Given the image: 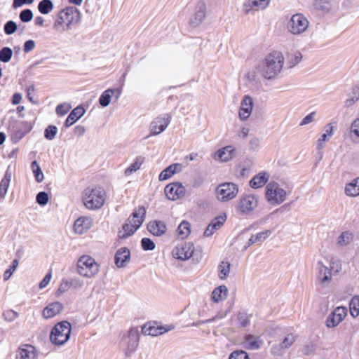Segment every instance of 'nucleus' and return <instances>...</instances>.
<instances>
[{
    "mask_svg": "<svg viewBox=\"0 0 359 359\" xmlns=\"http://www.w3.org/2000/svg\"><path fill=\"white\" fill-rule=\"evenodd\" d=\"M284 64V57L280 52L273 51L268 54L256 69L259 74L266 79L276 78L280 73Z\"/></svg>",
    "mask_w": 359,
    "mask_h": 359,
    "instance_id": "obj_1",
    "label": "nucleus"
},
{
    "mask_svg": "<svg viewBox=\"0 0 359 359\" xmlns=\"http://www.w3.org/2000/svg\"><path fill=\"white\" fill-rule=\"evenodd\" d=\"M81 19V13L74 6H67L62 9L57 15L53 23V29L57 32L69 30L73 26L78 25Z\"/></svg>",
    "mask_w": 359,
    "mask_h": 359,
    "instance_id": "obj_2",
    "label": "nucleus"
},
{
    "mask_svg": "<svg viewBox=\"0 0 359 359\" xmlns=\"http://www.w3.org/2000/svg\"><path fill=\"white\" fill-rule=\"evenodd\" d=\"M106 199V191L100 187H88L82 193V202L88 210H95L101 208L104 205Z\"/></svg>",
    "mask_w": 359,
    "mask_h": 359,
    "instance_id": "obj_3",
    "label": "nucleus"
},
{
    "mask_svg": "<svg viewBox=\"0 0 359 359\" xmlns=\"http://www.w3.org/2000/svg\"><path fill=\"white\" fill-rule=\"evenodd\" d=\"M145 215L144 207H138L123 226L122 230L118 231V237L123 239L132 236L143 223Z\"/></svg>",
    "mask_w": 359,
    "mask_h": 359,
    "instance_id": "obj_4",
    "label": "nucleus"
},
{
    "mask_svg": "<svg viewBox=\"0 0 359 359\" xmlns=\"http://www.w3.org/2000/svg\"><path fill=\"white\" fill-rule=\"evenodd\" d=\"M72 325L67 321L57 323L51 330L50 339L55 345L65 344L69 339Z\"/></svg>",
    "mask_w": 359,
    "mask_h": 359,
    "instance_id": "obj_5",
    "label": "nucleus"
},
{
    "mask_svg": "<svg viewBox=\"0 0 359 359\" xmlns=\"http://www.w3.org/2000/svg\"><path fill=\"white\" fill-rule=\"evenodd\" d=\"M99 270L100 265L88 255L81 256L77 262V271L83 277L92 278L98 273Z\"/></svg>",
    "mask_w": 359,
    "mask_h": 359,
    "instance_id": "obj_6",
    "label": "nucleus"
},
{
    "mask_svg": "<svg viewBox=\"0 0 359 359\" xmlns=\"http://www.w3.org/2000/svg\"><path fill=\"white\" fill-rule=\"evenodd\" d=\"M266 198L273 205H280L287 198V192L276 182H271L266 186Z\"/></svg>",
    "mask_w": 359,
    "mask_h": 359,
    "instance_id": "obj_7",
    "label": "nucleus"
},
{
    "mask_svg": "<svg viewBox=\"0 0 359 359\" xmlns=\"http://www.w3.org/2000/svg\"><path fill=\"white\" fill-rule=\"evenodd\" d=\"M309 22L302 13L293 15L287 23V31L294 35H300L308 29Z\"/></svg>",
    "mask_w": 359,
    "mask_h": 359,
    "instance_id": "obj_8",
    "label": "nucleus"
},
{
    "mask_svg": "<svg viewBox=\"0 0 359 359\" xmlns=\"http://www.w3.org/2000/svg\"><path fill=\"white\" fill-rule=\"evenodd\" d=\"M238 192V186L232 182H224L216 189L217 198L219 201L226 202L234 198Z\"/></svg>",
    "mask_w": 359,
    "mask_h": 359,
    "instance_id": "obj_9",
    "label": "nucleus"
},
{
    "mask_svg": "<svg viewBox=\"0 0 359 359\" xmlns=\"http://www.w3.org/2000/svg\"><path fill=\"white\" fill-rule=\"evenodd\" d=\"M140 333L137 327H132L129 330L128 335L123 338V343L126 346L125 354L130 356L135 352L139 345Z\"/></svg>",
    "mask_w": 359,
    "mask_h": 359,
    "instance_id": "obj_10",
    "label": "nucleus"
},
{
    "mask_svg": "<svg viewBox=\"0 0 359 359\" xmlns=\"http://www.w3.org/2000/svg\"><path fill=\"white\" fill-rule=\"evenodd\" d=\"M171 121V116L164 114L156 117L149 126V136L158 135L163 133Z\"/></svg>",
    "mask_w": 359,
    "mask_h": 359,
    "instance_id": "obj_11",
    "label": "nucleus"
},
{
    "mask_svg": "<svg viewBox=\"0 0 359 359\" xmlns=\"http://www.w3.org/2000/svg\"><path fill=\"white\" fill-rule=\"evenodd\" d=\"M258 205L257 198L252 194L245 195L240 198L237 210L243 215L251 213Z\"/></svg>",
    "mask_w": 359,
    "mask_h": 359,
    "instance_id": "obj_12",
    "label": "nucleus"
},
{
    "mask_svg": "<svg viewBox=\"0 0 359 359\" xmlns=\"http://www.w3.org/2000/svg\"><path fill=\"white\" fill-rule=\"evenodd\" d=\"M194 252V245L191 243H184L176 246L172 250L175 258L186 261L191 258Z\"/></svg>",
    "mask_w": 359,
    "mask_h": 359,
    "instance_id": "obj_13",
    "label": "nucleus"
},
{
    "mask_svg": "<svg viewBox=\"0 0 359 359\" xmlns=\"http://www.w3.org/2000/svg\"><path fill=\"white\" fill-rule=\"evenodd\" d=\"M316 283L321 287H327L332 280V271L321 262L318 263Z\"/></svg>",
    "mask_w": 359,
    "mask_h": 359,
    "instance_id": "obj_14",
    "label": "nucleus"
},
{
    "mask_svg": "<svg viewBox=\"0 0 359 359\" xmlns=\"http://www.w3.org/2000/svg\"><path fill=\"white\" fill-rule=\"evenodd\" d=\"M347 309L343 306L337 307L327 318L326 326L332 328L337 327L346 316Z\"/></svg>",
    "mask_w": 359,
    "mask_h": 359,
    "instance_id": "obj_15",
    "label": "nucleus"
},
{
    "mask_svg": "<svg viewBox=\"0 0 359 359\" xmlns=\"http://www.w3.org/2000/svg\"><path fill=\"white\" fill-rule=\"evenodd\" d=\"M271 0H245L243 4V12L248 15L255 11L264 10Z\"/></svg>",
    "mask_w": 359,
    "mask_h": 359,
    "instance_id": "obj_16",
    "label": "nucleus"
},
{
    "mask_svg": "<svg viewBox=\"0 0 359 359\" xmlns=\"http://www.w3.org/2000/svg\"><path fill=\"white\" fill-rule=\"evenodd\" d=\"M165 194L170 200H177L185 194V187L179 182L171 183L165 187Z\"/></svg>",
    "mask_w": 359,
    "mask_h": 359,
    "instance_id": "obj_17",
    "label": "nucleus"
},
{
    "mask_svg": "<svg viewBox=\"0 0 359 359\" xmlns=\"http://www.w3.org/2000/svg\"><path fill=\"white\" fill-rule=\"evenodd\" d=\"M205 4L202 1H198L196 7V11L189 20V25L193 27H198L205 19Z\"/></svg>",
    "mask_w": 359,
    "mask_h": 359,
    "instance_id": "obj_18",
    "label": "nucleus"
},
{
    "mask_svg": "<svg viewBox=\"0 0 359 359\" xmlns=\"http://www.w3.org/2000/svg\"><path fill=\"white\" fill-rule=\"evenodd\" d=\"M18 359H37L38 352L34 346L30 344L21 346L17 353Z\"/></svg>",
    "mask_w": 359,
    "mask_h": 359,
    "instance_id": "obj_19",
    "label": "nucleus"
},
{
    "mask_svg": "<svg viewBox=\"0 0 359 359\" xmlns=\"http://www.w3.org/2000/svg\"><path fill=\"white\" fill-rule=\"evenodd\" d=\"M262 344L263 341L260 337L253 334H246L244 336L242 343L244 348L251 351L259 349Z\"/></svg>",
    "mask_w": 359,
    "mask_h": 359,
    "instance_id": "obj_20",
    "label": "nucleus"
},
{
    "mask_svg": "<svg viewBox=\"0 0 359 359\" xmlns=\"http://www.w3.org/2000/svg\"><path fill=\"white\" fill-rule=\"evenodd\" d=\"M115 264L117 267L121 268L126 266L130 259V252L127 248H121L115 255Z\"/></svg>",
    "mask_w": 359,
    "mask_h": 359,
    "instance_id": "obj_21",
    "label": "nucleus"
},
{
    "mask_svg": "<svg viewBox=\"0 0 359 359\" xmlns=\"http://www.w3.org/2000/svg\"><path fill=\"white\" fill-rule=\"evenodd\" d=\"M253 102L249 95H245L239 110V118L244 121L250 115L252 110Z\"/></svg>",
    "mask_w": 359,
    "mask_h": 359,
    "instance_id": "obj_22",
    "label": "nucleus"
},
{
    "mask_svg": "<svg viewBox=\"0 0 359 359\" xmlns=\"http://www.w3.org/2000/svg\"><path fill=\"white\" fill-rule=\"evenodd\" d=\"M93 225V219L88 217H81L78 218L74 224V231L79 234H83Z\"/></svg>",
    "mask_w": 359,
    "mask_h": 359,
    "instance_id": "obj_23",
    "label": "nucleus"
},
{
    "mask_svg": "<svg viewBox=\"0 0 359 359\" xmlns=\"http://www.w3.org/2000/svg\"><path fill=\"white\" fill-rule=\"evenodd\" d=\"M147 229L154 236H161L165 233L167 226L163 221L154 220L149 222Z\"/></svg>",
    "mask_w": 359,
    "mask_h": 359,
    "instance_id": "obj_24",
    "label": "nucleus"
},
{
    "mask_svg": "<svg viewBox=\"0 0 359 359\" xmlns=\"http://www.w3.org/2000/svg\"><path fill=\"white\" fill-rule=\"evenodd\" d=\"M63 309V305L59 302H55L49 304L44 308L42 315L45 318H51L59 314Z\"/></svg>",
    "mask_w": 359,
    "mask_h": 359,
    "instance_id": "obj_25",
    "label": "nucleus"
},
{
    "mask_svg": "<svg viewBox=\"0 0 359 359\" xmlns=\"http://www.w3.org/2000/svg\"><path fill=\"white\" fill-rule=\"evenodd\" d=\"M170 329H166L164 327L156 325L155 324H146L142 327V332L144 335L156 337L161 335Z\"/></svg>",
    "mask_w": 359,
    "mask_h": 359,
    "instance_id": "obj_26",
    "label": "nucleus"
},
{
    "mask_svg": "<svg viewBox=\"0 0 359 359\" xmlns=\"http://www.w3.org/2000/svg\"><path fill=\"white\" fill-rule=\"evenodd\" d=\"M85 113V109L81 106L74 108L67 116L65 126L69 127L73 125L79 118H80Z\"/></svg>",
    "mask_w": 359,
    "mask_h": 359,
    "instance_id": "obj_27",
    "label": "nucleus"
},
{
    "mask_svg": "<svg viewBox=\"0 0 359 359\" xmlns=\"http://www.w3.org/2000/svg\"><path fill=\"white\" fill-rule=\"evenodd\" d=\"M228 288L222 285L216 287L212 292L211 298L214 302L218 303L225 300L228 296Z\"/></svg>",
    "mask_w": 359,
    "mask_h": 359,
    "instance_id": "obj_28",
    "label": "nucleus"
},
{
    "mask_svg": "<svg viewBox=\"0 0 359 359\" xmlns=\"http://www.w3.org/2000/svg\"><path fill=\"white\" fill-rule=\"evenodd\" d=\"M269 179V175L267 172H259L250 180V185L254 189L260 188L266 184Z\"/></svg>",
    "mask_w": 359,
    "mask_h": 359,
    "instance_id": "obj_29",
    "label": "nucleus"
},
{
    "mask_svg": "<svg viewBox=\"0 0 359 359\" xmlns=\"http://www.w3.org/2000/svg\"><path fill=\"white\" fill-rule=\"evenodd\" d=\"M233 149L231 146H227L221 149H219L215 156V158L222 161L226 162L231 160L233 158Z\"/></svg>",
    "mask_w": 359,
    "mask_h": 359,
    "instance_id": "obj_30",
    "label": "nucleus"
},
{
    "mask_svg": "<svg viewBox=\"0 0 359 359\" xmlns=\"http://www.w3.org/2000/svg\"><path fill=\"white\" fill-rule=\"evenodd\" d=\"M182 165L179 163H174L164 169L159 175V180H166L170 178L174 174L181 171Z\"/></svg>",
    "mask_w": 359,
    "mask_h": 359,
    "instance_id": "obj_31",
    "label": "nucleus"
},
{
    "mask_svg": "<svg viewBox=\"0 0 359 359\" xmlns=\"http://www.w3.org/2000/svg\"><path fill=\"white\" fill-rule=\"evenodd\" d=\"M12 177V172L8 167L5 172L4 178L1 180L0 182V198H4L7 190L9 187L10 182Z\"/></svg>",
    "mask_w": 359,
    "mask_h": 359,
    "instance_id": "obj_32",
    "label": "nucleus"
},
{
    "mask_svg": "<svg viewBox=\"0 0 359 359\" xmlns=\"http://www.w3.org/2000/svg\"><path fill=\"white\" fill-rule=\"evenodd\" d=\"M313 6L323 14L329 13L332 10V4L330 0H314Z\"/></svg>",
    "mask_w": 359,
    "mask_h": 359,
    "instance_id": "obj_33",
    "label": "nucleus"
},
{
    "mask_svg": "<svg viewBox=\"0 0 359 359\" xmlns=\"http://www.w3.org/2000/svg\"><path fill=\"white\" fill-rule=\"evenodd\" d=\"M325 133H323L321 137L318 140L317 149L318 150L322 149L324 147L323 143L330 140V138L334 134V126L331 124H327L324 127Z\"/></svg>",
    "mask_w": 359,
    "mask_h": 359,
    "instance_id": "obj_34",
    "label": "nucleus"
},
{
    "mask_svg": "<svg viewBox=\"0 0 359 359\" xmlns=\"http://www.w3.org/2000/svg\"><path fill=\"white\" fill-rule=\"evenodd\" d=\"M344 191L347 196L351 197L359 196V177L354 179L346 184Z\"/></svg>",
    "mask_w": 359,
    "mask_h": 359,
    "instance_id": "obj_35",
    "label": "nucleus"
},
{
    "mask_svg": "<svg viewBox=\"0 0 359 359\" xmlns=\"http://www.w3.org/2000/svg\"><path fill=\"white\" fill-rule=\"evenodd\" d=\"M272 233V231L267 229L264 231L259 232L255 235L251 236L250 239L248 240V246H250L251 245L256 243L257 242H263L267 238H269Z\"/></svg>",
    "mask_w": 359,
    "mask_h": 359,
    "instance_id": "obj_36",
    "label": "nucleus"
},
{
    "mask_svg": "<svg viewBox=\"0 0 359 359\" xmlns=\"http://www.w3.org/2000/svg\"><path fill=\"white\" fill-rule=\"evenodd\" d=\"M191 233V224L189 222L182 221L177 227V233L181 239L186 238Z\"/></svg>",
    "mask_w": 359,
    "mask_h": 359,
    "instance_id": "obj_37",
    "label": "nucleus"
},
{
    "mask_svg": "<svg viewBox=\"0 0 359 359\" xmlns=\"http://www.w3.org/2000/svg\"><path fill=\"white\" fill-rule=\"evenodd\" d=\"M302 60V55L299 51L290 53L287 55V65L289 68H292L298 65Z\"/></svg>",
    "mask_w": 359,
    "mask_h": 359,
    "instance_id": "obj_38",
    "label": "nucleus"
},
{
    "mask_svg": "<svg viewBox=\"0 0 359 359\" xmlns=\"http://www.w3.org/2000/svg\"><path fill=\"white\" fill-rule=\"evenodd\" d=\"M144 157L142 156H138L135 158L134 162L125 170V175L126 176H129L133 172L138 170L141 165L144 162Z\"/></svg>",
    "mask_w": 359,
    "mask_h": 359,
    "instance_id": "obj_39",
    "label": "nucleus"
},
{
    "mask_svg": "<svg viewBox=\"0 0 359 359\" xmlns=\"http://www.w3.org/2000/svg\"><path fill=\"white\" fill-rule=\"evenodd\" d=\"M53 8L54 5L51 0H42L38 5L39 11L43 15L50 13Z\"/></svg>",
    "mask_w": 359,
    "mask_h": 359,
    "instance_id": "obj_40",
    "label": "nucleus"
},
{
    "mask_svg": "<svg viewBox=\"0 0 359 359\" xmlns=\"http://www.w3.org/2000/svg\"><path fill=\"white\" fill-rule=\"evenodd\" d=\"M350 136L353 142H359V118L355 119L350 128Z\"/></svg>",
    "mask_w": 359,
    "mask_h": 359,
    "instance_id": "obj_41",
    "label": "nucleus"
},
{
    "mask_svg": "<svg viewBox=\"0 0 359 359\" xmlns=\"http://www.w3.org/2000/svg\"><path fill=\"white\" fill-rule=\"evenodd\" d=\"M112 95H114V91L111 88L104 91L99 99L100 104L104 107H107L110 103Z\"/></svg>",
    "mask_w": 359,
    "mask_h": 359,
    "instance_id": "obj_42",
    "label": "nucleus"
},
{
    "mask_svg": "<svg viewBox=\"0 0 359 359\" xmlns=\"http://www.w3.org/2000/svg\"><path fill=\"white\" fill-rule=\"evenodd\" d=\"M349 308L350 313L353 318L359 315V296L355 295L352 297L349 304Z\"/></svg>",
    "mask_w": 359,
    "mask_h": 359,
    "instance_id": "obj_43",
    "label": "nucleus"
},
{
    "mask_svg": "<svg viewBox=\"0 0 359 359\" xmlns=\"http://www.w3.org/2000/svg\"><path fill=\"white\" fill-rule=\"evenodd\" d=\"M31 168L37 182H41L43 180V174L36 161H34L31 164Z\"/></svg>",
    "mask_w": 359,
    "mask_h": 359,
    "instance_id": "obj_44",
    "label": "nucleus"
},
{
    "mask_svg": "<svg viewBox=\"0 0 359 359\" xmlns=\"http://www.w3.org/2000/svg\"><path fill=\"white\" fill-rule=\"evenodd\" d=\"M230 264L227 262H222L219 266V277L225 279L229 274Z\"/></svg>",
    "mask_w": 359,
    "mask_h": 359,
    "instance_id": "obj_45",
    "label": "nucleus"
},
{
    "mask_svg": "<svg viewBox=\"0 0 359 359\" xmlns=\"http://www.w3.org/2000/svg\"><path fill=\"white\" fill-rule=\"evenodd\" d=\"M352 238H353V236H352L351 233H350L347 231L343 232L338 238V244L340 246L347 245L348 244H349L351 243V241H352Z\"/></svg>",
    "mask_w": 359,
    "mask_h": 359,
    "instance_id": "obj_46",
    "label": "nucleus"
},
{
    "mask_svg": "<svg viewBox=\"0 0 359 359\" xmlns=\"http://www.w3.org/2000/svg\"><path fill=\"white\" fill-rule=\"evenodd\" d=\"M226 216L225 215H220L219 217H215L213 219L210 224V226L212 227V229L216 231L222 227V226L224 224V222L226 221Z\"/></svg>",
    "mask_w": 359,
    "mask_h": 359,
    "instance_id": "obj_47",
    "label": "nucleus"
},
{
    "mask_svg": "<svg viewBox=\"0 0 359 359\" xmlns=\"http://www.w3.org/2000/svg\"><path fill=\"white\" fill-rule=\"evenodd\" d=\"M57 133V128L55 126H48L44 131V137L48 140H53Z\"/></svg>",
    "mask_w": 359,
    "mask_h": 359,
    "instance_id": "obj_48",
    "label": "nucleus"
},
{
    "mask_svg": "<svg viewBox=\"0 0 359 359\" xmlns=\"http://www.w3.org/2000/svg\"><path fill=\"white\" fill-rule=\"evenodd\" d=\"M18 259H14L12 262V264L9 266V268L5 271L4 273V280L5 281L8 280L11 276H12V274L15 272V271L16 270L18 266Z\"/></svg>",
    "mask_w": 359,
    "mask_h": 359,
    "instance_id": "obj_49",
    "label": "nucleus"
},
{
    "mask_svg": "<svg viewBox=\"0 0 359 359\" xmlns=\"http://www.w3.org/2000/svg\"><path fill=\"white\" fill-rule=\"evenodd\" d=\"M13 51L10 48L4 47L0 50V60L8 62L12 57Z\"/></svg>",
    "mask_w": 359,
    "mask_h": 359,
    "instance_id": "obj_50",
    "label": "nucleus"
},
{
    "mask_svg": "<svg viewBox=\"0 0 359 359\" xmlns=\"http://www.w3.org/2000/svg\"><path fill=\"white\" fill-rule=\"evenodd\" d=\"M229 359H250L248 354L243 350L233 351L229 356Z\"/></svg>",
    "mask_w": 359,
    "mask_h": 359,
    "instance_id": "obj_51",
    "label": "nucleus"
},
{
    "mask_svg": "<svg viewBox=\"0 0 359 359\" xmlns=\"http://www.w3.org/2000/svg\"><path fill=\"white\" fill-rule=\"evenodd\" d=\"M17 25L16 23L13 21V20H9L8 21L5 25H4V32L7 34V35H11V34H13V33H15V32L17 30Z\"/></svg>",
    "mask_w": 359,
    "mask_h": 359,
    "instance_id": "obj_52",
    "label": "nucleus"
},
{
    "mask_svg": "<svg viewBox=\"0 0 359 359\" xmlns=\"http://www.w3.org/2000/svg\"><path fill=\"white\" fill-rule=\"evenodd\" d=\"M296 337L292 334H288L280 343L286 350L288 349L295 341Z\"/></svg>",
    "mask_w": 359,
    "mask_h": 359,
    "instance_id": "obj_53",
    "label": "nucleus"
},
{
    "mask_svg": "<svg viewBox=\"0 0 359 359\" xmlns=\"http://www.w3.org/2000/svg\"><path fill=\"white\" fill-rule=\"evenodd\" d=\"M3 316L5 319V320L11 323V322L14 321L16 318H18L19 316V314L18 312L10 309V310L5 311L3 313Z\"/></svg>",
    "mask_w": 359,
    "mask_h": 359,
    "instance_id": "obj_54",
    "label": "nucleus"
},
{
    "mask_svg": "<svg viewBox=\"0 0 359 359\" xmlns=\"http://www.w3.org/2000/svg\"><path fill=\"white\" fill-rule=\"evenodd\" d=\"M33 18V13L30 9H25L20 13V19L23 22H28Z\"/></svg>",
    "mask_w": 359,
    "mask_h": 359,
    "instance_id": "obj_55",
    "label": "nucleus"
},
{
    "mask_svg": "<svg viewBox=\"0 0 359 359\" xmlns=\"http://www.w3.org/2000/svg\"><path fill=\"white\" fill-rule=\"evenodd\" d=\"M286 351V349L283 347L281 344L273 345L271 349V353L275 356H281Z\"/></svg>",
    "mask_w": 359,
    "mask_h": 359,
    "instance_id": "obj_56",
    "label": "nucleus"
},
{
    "mask_svg": "<svg viewBox=\"0 0 359 359\" xmlns=\"http://www.w3.org/2000/svg\"><path fill=\"white\" fill-rule=\"evenodd\" d=\"M141 245L144 250H153L155 248V243L148 238H143L141 241Z\"/></svg>",
    "mask_w": 359,
    "mask_h": 359,
    "instance_id": "obj_57",
    "label": "nucleus"
},
{
    "mask_svg": "<svg viewBox=\"0 0 359 359\" xmlns=\"http://www.w3.org/2000/svg\"><path fill=\"white\" fill-rule=\"evenodd\" d=\"M238 320L242 327H246L250 324V318L245 313L240 312L238 314Z\"/></svg>",
    "mask_w": 359,
    "mask_h": 359,
    "instance_id": "obj_58",
    "label": "nucleus"
},
{
    "mask_svg": "<svg viewBox=\"0 0 359 359\" xmlns=\"http://www.w3.org/2000/svg\"><path fill=\"white\" fill-rule=\"evenodd\" d=\"M36 202L40 205H45L47 204L48 201V194L45 191H41L39 192L36 197Z\"/></svg>",
    "mask_w": 359,
    "mask_h": 359,
    "instance_id": "obj_59",
    "label": "nucleus"
},
{
    "mask_svg": "<svg viewBox=\"0 0 359 359\" xmlns=\"http://www.w3.org/2000/svg\"><path fill=\"white\" fill-rule=\"evenodd\" d=\"M260 146V139L257 137H253L249 142V149L252 151H257Z\"/></svg>",
    "mask_w": 359,
    "mask_h": 359,
    "instance_id": "obj_60",
    "label": "nucleus"
},
{
    "mask_svg": "<svg viewBox=\"0 0 359 359\" xmlns=\"http://www.w3.org/2000/svg\"><path fill=\"white\" fill-rule=\"evenodd\" d=\"M70 287H71V283L66 280H62V282L60 283V285L57 291V293L59 294L64 293V292L68 291Z\"/></svg>",
    "mask_w": 359,
    "mask_h": 359,
    "instance_id": "obj_61",
    "label": "nucleus"
},
{
    "mask_svg": "<svg viewBox=\"0 0 359 359\" xmlns=\"http://www.w3.org/2000/svg\"><path fill=\"white\" fill-rule=\"evenodd\" d=\"M69 105L65 104H59L56 107V113L60 116L65 115L69 111Z\"/></svg>",
    "mask_w": 359,
    "mask_h": 359,
    "instance_id": "obj_62",
    "label": "nucleus"
},
{
    "mask_svg": "<svg viewBox=\"0 0 359 359\" xmlns=\"http://www.w3.org/2000/svg\"><path fill=\"white\" fill-rule=\"evenodd\" d=\"M316 112L313 111L306 116L301 121L300 126L307 125L314 121Z\"/></svg>",
    "mask_w": 359,
    "mask_h": 359,
    "instance_id": "obj_63",
    "label": "nucleus"
},
{
    "mask_svg": "<svg viewBox=\"0 0 359 359\" xmlns=\"http://www.w3.org/2000/svg\"><path fill=\"white\" fill-rule=\"evenodd\" d=\"M257 73H259V72H258L257 69L255 68V69H252V70L248 71L245 74V77L247 78L248 81L254 82L257 79Z\"/></svg>",
    "mask_w": 359,
    "mask_h": 359,
    "instance_id": "obj_64",
    "label": "nucleus"
}]
</instances>
